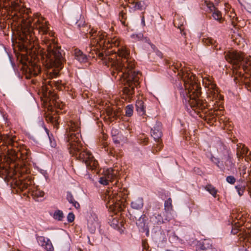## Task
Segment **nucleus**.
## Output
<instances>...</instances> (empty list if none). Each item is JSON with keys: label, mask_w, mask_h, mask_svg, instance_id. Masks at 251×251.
Listing matches in <instances>:
<instances>
[{"label": "nucleus", "mask_w": 251, "mask_h": 251, "mask_svg": "<svg viewBox=\"0 0 251 251\" xmlns=\"http://www.w3.org/2000/svg\"><path fill=\"white\" fill-rule=\"evenodd\" d=\"M104 36L100 34V36L91 38V45L86 48V50L90 54V57H98L105 65L111 66V75L119 80H123V93L128 99H131L134 94L135 88H137L140 84L141 74L133 70L135 67L133 60L129 57V53L124 46L118 49L119 58L116 59H115L117 57L116 53L110 55L105 54L95 47V44L101 46L104 44V42H102Z\"/></svg>", "instance_id": "nucleus-1"}, {"label": "nucleus", "mask_w": 251, "mask_h": 251, "mask_svg": "<svg viewBox=\"0 0 251 251\" xmlns=\"http://www.w3.org/2000/svg\"><path fill=\"white\" fill-rule=\"evenodd\" d=\"M15 20L18 19V25L22 28L30 29V28L39 29L43 32L45 36L43 42L45 47L39 49L37 53L41 58L47 63L50 67H55L60 70L65 61L64 57V52L58 46L54 38L50 39L49 36H52V33L50 30L48 22H44L43 17H12Z\"/></svg>", "instance_id": "nucleus-2"}, {"label": "nucleus", "mask_w": 251, "mask_h": 251, "mask_svg": "<svg viewBox=\"0 0 251 251\" xmlns=\"http://www.w3.org/2000/svg\"><path fill=\"white\" fill-rule=\"evenodd\" d=\"M175 68L178 71V74L184 82L186 96H183V102L185 103L188 112L192 116L199 115L202 119L205 118L208 111L207 104L205 100L200 98L201 88L196 82L194 75L186 68H182L180 71L176 66Z\"/></svg>", "instance_id": "nucleus-3"}, {"label": "nucleus", "mask_w": 251, "mask_h": 251, "mask_svg": "<svg viewBox=\"0 0 251 251\" xmlns=\"http://www.w3.org/2000/svg\"><path fill=\"white\" fill-rule=\"evenodd\" d=\"M69 131L67 132L68 149L70 154L85 163L86 166L92 170L96 169L98 162L92 154L83 147L80 141V129L77 123L71 121L69 125Z\"/></svg>", "instance_id": "nucleus-4"}, {"label": "nucleus", "mask_w": 251, "mask_h": 251, "mask_svg": "<svg viewBox=\"0 0 251 251\" xmlns=\"http://www.w3.org/2000/svg\"><path fill=\"white\" fill-rule=\"evenodd\" d=\"M251 92V60L250 56L236 50V82Z\"/></svg>", "instance_id": "nucleus-5"}, {"label": "nucleus", "mask_w": 251, "mask_h": 251, "mask_svg": "<svg viewBox=\"0 0 251 251\" xmlns=\"http://www.w3.org/2000/svg\"><path fill=\"white\" fill-rule=\"evenodd\" d=\"M128 194L129 191L127 188L115 187L114 189L112 191L111 190L106 191L103 199L105 201H107V207L109 204V206L114 205L115 207L121 208L122 205H124V202L126 201Z\"/></svg>", "instance_id": "nucleus-6"}, {"label": "nucleus", "mask_w": 251, "mask_h": 251, "mask_svg": "<svg viewBox=\"0 0 251 251\" xmlns=\"http://www.w3.org/2000/svg\"><path fill=\"white\" fill-rule=\"evenodd\" d=\"M236 163L238 165L239 174L241 176L243 174V177L245 178L249 176L246 173V170L247 166L249 164V161H251V151L244 144L239 143L236 144Z\"/></svg>", "instance_id": "nucleus-7"}, {"label": "nucleus", "mask_w": 251, "mask_h": 251, "mask_svg": "<svg viewBox=\"0 0 251 251\" xmlns=\"http://www.w3.org/2000/svg\"><path fill=\"white\" fill-rule=\"evenodd\" d=\"M160 123H157V127H154L153 129H151V135L154 138V140L157 142V147L153 150V152L154 151H160L162 148L161 137H162V133L159 128Z\"/></svg>", "instance_id": "nucleus-8"}, {"label": "nucleus", "mask_w": 251, "mask_h": 251, "mask_svg": "<svg viewBox=\"0 0 251 251\" xmlns=\"http://www.w3.org/2000/svg\"><path fill=\"white\" fill-rule=\"evenodd\" d=\"M148 217L146 215H142L137 220L136 224L140 231L145 232L147 236L149 235V228L147 223Z\"/></svg>", "instance_id": "nucleus-9"}, {"label": "nucleus", "mask_w": 251, "mask_h": 251, "mask_svg": "<svg viewBox=\"0 0 251 251\" xmlns=\"http://www.w3.org/2000/svg\"><path fill=\"white\" fill-rule=\"evenodd\" d=\"M10 153L14 159L22 160L24 162H27L29 159V155L26 150L19 151L18 149H11Z\"/></svg>", "instance_id": "nucleus-10"}, {"label": "nucleus", "mask_w": 251, "mask_h": 251, "mask_svg": "<svg viewBox=\"0 0 251 251\" xmlns=\"http://www.w3.org/2000/svg\"><path fill=\"white\" fill-rule=\"evenodd\" d=\"M225 58L230 63V66H229V68L230 69L229 74L230 75L233 77L234 81H235V76H234V69L235 68L234 66L235 63V53L234 50H230L228 51L225 55Z\"/></svg>", "instance_id": "nucleus-11"}, {"label": "nucleus", "mask_w": 251, "mask_h": 251, "mask_svg": "<svg viewBox=\"0 0 251 251\" xmlns=\"http://www.w3.org/2000/svg\"><path fill=\"white\" fill-rule=\"evenodd\" d=\"M22 0H14L11 1V7L14 10L18 11L21 16L24 14L29 15L31 13V10L24 6L21 7V5H20V4L22 2Z\"/></svg>", "instance_id": "nucleus-12"}, {"label": "nucleus", "mask_w": 251, "mask_h": 251, "mask_svg": "<svg viewBox=\"0 0 251 251\" xmlns=\"http://www.w3.org/2000/svg\"><path fill=\"white\" fill-rule=\"evenodd\" d=\"M37 240L39 245L44 248L47 251H53L54 248L49 239L40 236L37 237Z\"/></svg>", "instance_id": "nucleus-13"}, {"label": "nucleus", "mask_w": 251, "mask_h": 251, "mask_svg": "<svg viewBox=\"0 0 251 251\" xmlns=\"http://www.w3.org/2000/svg\"><path fill=\"white\" fill-rule=\"evenodd\" d=\"M162 210L159 207L157 208L150 217V222L153 225H160L164 223L163 217L161 215Z\"/></svg>", "instance_id": "nucleus-14"}, {"label": "nucleus", "mask_w": 251, "mask_h": 251, "mask_svg": "<svg viewBox=\"0 0 251 251\" xmlns=\"http://www.w3.org/2000/svg\"><path fill=\"white\" fill-rule=\"evenodd\" d=\"M201 6L203 8L205 7L210 13H212L213 16H221V12L215 7L214 4L208 0H203L201 2Z\"/></svg>", "instance_id": "nucleus-15"}, {"label": "nucleus", "mask_w": 251, "mask_h": 251, "mask_svg": "<svg viewBox=\"0 0 251 251\" xmlns=\"http://www.w3.org/2000/svg\"><path fill=\"white\" fill-rule=\"evenodd\" d=\"M81 32L84 33L86 34L87 37H88V35L89 37L91 39L94 37H96L99 36H100L99 35V32L97 33V31L94 28H90V26L86 25L82 27V28L80 29Z\"/></svg>", "instance_id": "nucleus-16"}, {"label": "nucleus", "mask_w": 251, "mask_h": 251, "mask_svg": "<svg viewBox=\"0 0 251 251\" xmlns=\"http://www.w3.org/2000/svg\"><path fill=\"white\" fill-rule=\"evenodd\" d=\"M245 221L242 219L240 222H236V235L240 236V241L244 240L246 237V235L244 233V228L242 227Z\"/></svg>", "instance_id": "nucleus-17"}, {"label": "nucleus", "mask_w": 251, "mask_h": 251, "mask_svg": "<svg viewBox=\"0 0 251 251\" xmlns=\"http://www.w3.org/2000/svg\"><path fill=\"white\" fill-rule=\"evenodd\" d=\"M241 178L239 179V181H241L242 184L241 185H239L236 186V190L238 192V194L240 196H241L243 195L246 186H247V180H246L247 177L244 178L243 174H242L241 176L240 175Z\"/></svg>", "instance_id": "nucleus-18"}, {"label": "nucleus", "mask_w": 251, "mask_h": 251, "mask_svg": "<svg viewBox=\"0 0 251 251\" xmlns=\"http://www.w3.org/2000/svg\"><path fill=\"white\" fill-rule=\"evenodd\" d=\"M212 245L210 241L208 240H204L202 243H201L197 247V251H212Z\"/></svg>", "instance_id": "nucleus-19"}, {"label": "nucleus", "mask_w": 251, "mask_h": 251, "mask_svg": "<svg viewBox=\"0 0 251 251\" xmlns=\"http://www.w3.org/2000/svg\"><path fill=\"white\" fill-rule=\"evenodd\" d=\"M184 23H185V21L183 17H177V19L174 20V25L179 28L180 33L182 35H185V33L183 31Z\"/></svg>", "instance_id": "nucleus-20"}, {"label": "nucleus", "mask_w": 251, "mask_h": 251, "mask_svg": "<svg viewBox=\"0 0 251 251\" xmlns=\"http://www.w3.org/2000/svg\"><path fill=\"white\" fill-rule=\"evenodd\" d=\"M74 54L75 59L80 63H84L87 61V56L84 54L80 50L78 49H74Z\"/></svg>", "instance_id": "nucleus-21"}, {"label": "nucleus", "mask_w": 251, "mask_h": 251, "mask_svg": "<svg viewBox=\"0 0 251 251\" xmlns=\"http://www.w3.org/2000/svg\"><path fill=\"white\" fill-rule=\"evenodd\" d=\"M107 178L100 177L99 181L100 183L103 185H107L108 183V181L113 179L115 176L116 174L114 173V170L113 169L110 168L107 170Z\"/></svg>", "instance_id": "nucleus-22"}, {"label": "nucleus", "mask_w": 251, "mask_h": 251, "mask_svg": "<svg viewBox=\"0 0 251 251\" xmlns=\"http://www.w3.org/2000/svg\"><path fill=\"white\" fill-rule=\"evenodd\" d=\"M99 226V224L97 220L93 217H90L88 220V227L92 233L95 232L96 228Z\"/></svg>", "instance_id": "nucleus-23"}, {"label": "nucleus", "mask_w": 251, "mask_h": 251, "mask_svg": "<svg viewBox=\"0 0 251 251\" xmlns=\"http://www.w3.org/2000/svg\"><path fill=\"white\" fill-rule=\"evenodd\" d=\"M136 110L140 115H145V109L144 102L142 100H139L136 101Z\"/></svg>", "instance_id": "nucleus-24"}, {"label": "nucleus", "mask_w": 251, "mask_h": 251, "mask_svg": "<svg viewBox=\"0 0 251 251\" xmlns=\"http://www.w3.org/2000/svg\"><path fill=\"white\" fill-rule=\"evenodd\" d=\"M143 200L142 198H138L135 199L131 203V206L132 208L135 209H140L143 206Z\"/></svg>", "instance_id": "nucleus-25"}, {"label": "nucleus", "mask_w": 251, "mask_h": 251, "mask_svg": "<svg viewBox=\"0 0 251 251\" xmlns=\"http://www.w3.org/2000/svg\"><path fill=\"white\" fill-rule=\"evenodd\" d=\"M50 87H55L56 89L60 91H62L64 88V84L61 83V81H50L48 82Z\"/></svg>", "instance_id": "nucleus-26"}, {"label": "nucleus", "mask_w": 251, "mask_h": 251, "mask_svg": "<svg viewBox=\"0 0 251 251\" xmlns=\"http://www.w3.org/2000/svg\"><path fill=\"white\" fill-rule=\"evenodd\" d=\"M66 198L68 201L70 203H72L76 209L79 208L80 205L79 203L75 200L73 196L71 193L69 192H67Z\"/></svg>", "instance_id": "nucleus-27"}, {"label": "nucleus", "mask_w": 251, "mask_h": 251, "mask_svg": "<svg viewBox=\"0 0 251 251\" xmlns=\"http://www.w3.org/2000/svg\"><path fill=\"white\" fill-rule=\"evenodd\" d=\"M128 6L134 10L142 9V6L140 2L135 1V0H129Z\"/></svg>", "instance_id": "nucleus-28"}, {"label": "nucleus", "mask_w": 251, "mask_h": 251, "mask_svg": "<svg viewBox=\"0 0 251 251\" xmlns=\"http://www.w3.org/2000/svg\"><path fill=\"white\" fill-rule=\"evenodd\" d=\"M46 89V90L44 92L45 96L50 99V100L52 99V100H55L56 97V95L53 93L51 90H50V88L49 87H47Z\"/></svg>", "instance_id": "nucleus-29"}, {"label": "nucleus", "mask_w": 251, "mask_h": 251, "mask_svg": "<svg viewBox=\"0 0 251 251\" xmlns=\"http://www.w3.org/2000/svg\"><path fill=\"white\" fill-rule=\"evenodd\" d=\"M64 214L62 211L57 210H56L53 214V218L55 220H57L58 221H61L63 220V219L64 218Z\"/></svg>", "instance_id": "nucleus-30"}, {"label": "nucleus", "mask_w": 251, "mask_h": 251, "mask_svg": "<svg viewBox=\"0 0 251 251\" xmlns=\"http://www.w3.org/2000/svg\"><path fill=\"white\" fill-rule=\"evenodd\" d=\"M205 189L209 192L213 197H216L217 190L212 185L208 184L206 186Z\"/></svg>", "instance_id": "nucleus-31"}, {"label": "nucleus", "mask_w": 251, "mask_h": 251, "mask_svg": "<svg viewBox=\"0 0 251 251\" xmlns=\"http://www.w3.org/2000/svg\"><path fill=\"white\" fill-rule=\"evenodd\" d=\"M236 44L239 46V48H243L246 44L245 40L239 34L236 36Z\"/></svg>", "instance_id": "nucleus-32"}, {"label": "nucleus", "mask_w": 251, "mask_h": 251, "mask_svg": "<svg viewBox=\"0 0 251 251\" xmlns=\"http://www.w3.org/2000/svg\"><path fill=\"white\" fill-rule=\"evenodd\" d=\"M133 106L132 104L128 105L125 108L126 115L127 117H130L132 115L133 112Z\"/></svg>", "instance_id": "nucleus-33"}, {"label": "nucleus", "mask_w": 251, "mask_h": 251, "mask_svg": "<svg viewBox=\"0 0 251 251\" xmlns=\"http://www.w3.org/2000/svg\"><path fill=\"white\" fill-rule=\"evenodd\" d=\"M172 199L171 198H169L167 199L164 203L165 210L167 211H169L172 209Z\"/></svg>", "instance_id": "nucleus-34"}, {"label": "nucleus", "mask_w": 251, "mask_h": 251, "mask_svg": "<svg viewBox=\"0 0 251 251\" xmlns=\"http://www.w3.org/2000/svg\"><path fill=\"white\" fill-rule=\"evenodd\" d=\"M76 25L79 28V29H81V28H82V27L84 26L87 24L85 23L84 17H80L79 19L76 22Z\"/></svg>", "instance_id": "nucleus-35"}, {"label": "nucleus", "mask_w": 251, "mask_h": 251, "mask_svg": "<svg viewBox=\"0 0 251 251\" xmlns=\"http://www.w3.org/2000/svg\"><path fill=\"white\" fill-rule=\"evenodd\" d=\"M108 42L110 43L111 47L115 46L118 47L120 46V42L117 38H114L113 39H111L110 40H108Z\"/></svg>", "instance_id": "nucleus-36"}, {"label": "nucleus", "mask_w": 251, "mask_h": 251, "mask_svg": "<svg viewBox=\"0 0 251 251\" xmlns=\"http://www.w3.org/2000/svg\"><path fill=\"white\" fill-rule=\"evenodd\" d=\"M203 42L205 45L214 46V47H216V46L215 45L216 43L215 41H214L211 38H205L203 39Z\"/></svg>", "instance_id": "nucleus-37"}, {"label": "nucleus", "mask_w": 251, "mask_h": 251, "mask_svg": "<svg viewBox=\"0 0 251 251\" xmlns=\"http://www.w3.org/2000/svg\"><path fill=\"white\" fill-rule=\"evenodd\" d=\"M143 34L142 33L138 34H134L131 35V37L133 39H137L138 40H141L143 38Z\"/></svg>", "instance_id": "nucleus-38"}, {"label": "nucleus", "mask_w": 251, "mask_h": 251, "mask_svg": "<svg viewBox=\"0 0 251 251\" xmlns=\"http://www.w3.org/2000/svg\"><path fill=\"white\" fill-rule=\"evenodd\" d=\"M139 140H140L141 143L144 144H146L148 142V138L145 137L144 135H142L140 136Z\"/></svg>", "instance_id": "nucleus-39"}, {"label": "nucleus", "mask_w": 251, "mask_h": 251, "mask_svg": "<svg viewBox=\"0 0 251 251\" xmlns=\"http://www.w3.org/2000/svg\"><path fill=\"white\" fill-rule=\"evenodd\" d=\"M226 179L228 183L232 184H234L235 182V178L233 176H228Z\"/></svg>", "instance_id": "nucleus-40"}, {"label": "nucleus", "mask_w": 251, "mask_h": 251, "mask_svg": "<svg viewBox=\"0 0 251 251\" xmlns=\"http://www.w3.org/2000/svg\"><path fill=\"white\" fill-rule=\"evenodd\" d=\"M68 221L70 223H72L75 219V215L73 213H69L67 216Z\"/></svg>", "instance_id": "nucleus-41"}, {"label": "nucleus", "mask_w": 251, "mask_h": 251, "mask_svg": "<svg viewBox=\"0 0 251 251\" xmlns=\"http://www.w3.org/2000/svg\"><path fill=\"white\" fill-rule=\"evenodd\" d=\"M213 17L214 18V19L215 20H217V21L219 22L220 23H222L225 20V19L223 17L217 16V17Z\"/></svg>", "instance_id": "nucleus-42"}, {"label": "nucleus", "mask_w": 251, "mask_h": 251, "mask_svg": "<svg viewBox=\"0 0 251 251\" xmlns=\"http://www.w3.org/2000/svg\"><path fill=\"white\" fill-rule=\"evenodd\" d=\"M48 134H49L48 131L47 132ZM50 142V145L52 147H55L56 146V143L54 140L53 141L52 140L51 137L48 135Z\"/></svg>", "instance_id": "nucleus-43"}, {"label": "nucleus", "mask_w": 251, "mask_h": 251, "mask_svg": "<svg viewBox=\"0 0 251 251\" xmlns=\"http://www.w3.org/2000/svg\"><path fill=\"white\" fill-rule=\"evenodd\" d=\"M44 193L43 191H37L35 193V195L38 197H42L44 196Z\"/></svg>", "instance_id": "nucleus-44"}, {"label": "nucleus", "mask_w": 251, "mask_h": 251, "mask_svg": "<svg viewBox=\"0 0 251 251\" xmlns=\"http://www.w3.org/2000/svg\"><path fill=\"white\" fill-rule=\"evenodd\" d=\"M233 220H232V221L231 222H230L229 220L228 221V224L229 225H231V227H232V229H231V232L233 234H235V233L233 232V230H234V225H233Z\"/></svg>", "instance_id": "nucleus-45"}, {"label": "nucleus", "mask_w": 251, "mask_h": 251, "mask_svg": "<svg viewBox=\"0 0 251 251\" xmlns=\"http://www.w3.org/2000/svg\"><path fill=\"white\" fill-rule=\"evenodd\" d=\"M113 140L115 144H119L120 143L119 140L117 139V137H116L115 135H113Z\"/></svg>", "instance_id": "nucleus-46"}, {"label": "nucleus", "mask_w": 251, "mask_h": 251, "mask_svg": "<svg viewBox=\"0 0 251 251\" xmlns=\"http://www.w3.org/2000/svg\"><path fill=\"white\" fill-rule=\"evenodd\" d=\"M122 17V19H120V22H121V23H122L123 25H126V23H125V21H123L124 17V16H122V17Z\"/></svg>", "instance_id": "nucleus-47"}, {"label": "nucleus", "mask_w": 251, "mask_h": 251, "mask_svg": "<svg viewBox=\"0 0 251 251\" xmlns=\"http://www.w3.org/2000/svg\"><path fill=\"white\" fill-rule=\"evenodd\" d=\"M49 118L50 121L52 123L56 121V120L52 117H50Z\"/></svg>", "instance_id": "nucleus-48"}, {"label": "nucleus", "mask_w": 251, "mask_h": 251, "mask_svg": "<svg viewBox=\"0 0 251 251\" xmlns=\"http://www.w3.org/2000/svg\"><path fill=\"white\" fill-rule=\"evenodd\" d=\"M10 142H11V146L14 147L17 146V143H15L12 141H10Z\"/></svg>", "instance_id": "nucleus-49"}, {"label": "nucleus", "mask_w": 251, "mask_h": 251, "mask_svg": "<svg viewBox=\"0 0 251 251\" xmlns=\"http://www.w3.org/2000/svg\"><path fill=\"white\" fill-rule=\"evenodd\" d=\"M10 0H0V1L3 2L5 4L8 3Z\"/></svg>", "instance_id": "nucleus-50"}, {"label": "nucleus", "mask_w": 251, "mask_h": 251, "mask_svg": "<svg viewBox=\"0 0 251 251\" xmlns=\"http://www.w3.org/2000/svg\"><path fill=\"white\" fill-rule=\"evenodd\" d=\"M229 154H228V155L227 157L225 156V159H227V162H229V163H230V160H229Z\"/></svg>", "instance_id": "nucleus-51"}, {"label": "nucleus", "mask_w": 251, "mask_h": 251, "mask_svg": "<svg viewBox=\"0 0 251 251\" xmlns=\"http://www.w3.org/2000/svg\"><path fill=\"white\" fill-rule=\"evenodd\" d=\"M242 216V215H241V216H240V215L239 214H236V220H238V218L241 219V216Z\"/></svg>", "instance_id": "nucleus-52"}, {"label": "nucleus", "mask_w": 251, "mask_h": 251, "mask_svg": "<svg viewBox=\"0 0 251 251\" xmlns=\"http://www.w3.org/2000/svg\"><path fill=\"white\" fill-rule=\"evenodd\" d=\"M238 1L242 6H244L245 7V4H246L245 2L244 3H243V2H241L240 0H238Z\"/></svg>", "instance_id": "nucleus-53"}, {"label": "nucleus", "mask_w": 251, "mask_h": 251, "mask_svg": "<svg viewBox=\"0 0 251 251\" xmlns=\"http://www.w3.org/2000/svg\"><path fill=\"white\" fill-rule=\"evenodd\" d=\"M142 23L143 25H145V22L144 17H142Z\"/></svg>", "instance_id": "nucleus-54"}, {"label": "nucleus", "mask_w": 251, "mask_h": 251, "mask_svg": "<svg viewBox=\"0 0 251 251\" xmlns=\"http://www.w3.org/2000/svg\"><path fill=\"white\" fill-rule=\"evenodd\" d=\"M116 132H117V130L116 129H113L112 130V134H115V135L116 134Z\"/></svg>", "instance_id": "nucleus-55"}, {"label": "nucleus", "mask_w": 251, "mask_h": 251, "mask_svg": "<svg viewBox=\"0 0 251 251\" xmlns=\"http://www.w3.org/2000/svg\"><path fill=\"white\" fill-rule=\"evenodd\" d=\"M28 184H24V188L27 189L28 188Z\"/></svg>", "instance_id": "nucleus-56"}, {"label": "nucleus", "mask_w": 251, "mask_h": 251, "mask_svg": "<svg viewBox=\"0 0 251 251\" xmlns=\"http://www.w3.org/2000/svg\"><path fill=\"white\" fill-rule=\"evenodd\" d=\"M38 72H39V70H38L37 72L35 71V72L34 73V75H38Z\"/></svg>", "instance_id": "nucleus-57"}, {"label": "nucleus", "mask_w": 251, "mask_h": 251, "mask_svg": "<svg viewBox=\"0 0 251 251\" xmlns=\"http://www.w3.org/2000/svg\"><path fill=\"white\" fill-rule=\"evenodd\" d=\"M232 20H233V19H232ZM232 25H233V27H235V25L234 24V22H233V20H232Z\"/></svg>", "instance_id": "nucleus-58"}, {"label": "nucleus", "mask_w": 251, "mask_h": 251, "mask_svg": "<svg viewBox=\"0 0 251 251\" xmlns=\"http://www.w3.org/2000/svg\"><path fill=\"white\" fill-rule=\"evenodd\" d=\"M2 140V137L1 135L0 134V141Z\"/></svg>", "instance_id": "nucleus-59"}, {"label": "nucleus", "mask_w": 251, "mask_h": 251, "mask_svg": "<svg viewBox=\"0 0 251 251\" xmlns=\"http://www.w3.org/2000/svg\"><path fill=\"white\" fill-rule=\"evenodd\" d=\"M12 16H18L17 13H14Z\"/></svg>", "instance_id": "nucleus-60"}, {"label": "nucleus", "mask_w": 251, "mask_h": 251, "mask_svg": "<svg viewBox=\"0 0 251 251\" xmlns=\"http://www.w3.org/2000/svg\"><path fill=\"white\" fill-rule=\"evenodd\" d=\"M227 5L228 6V5H229V4H226V7H228Z\"/></svg>", "instance_id": "nucleus-61"}, {"label": "nucleus", "mask_w": 251, "mask_h": 251, "mask_svg": "<svg viewBox=\"0 0 251 251\" xmlns=\"http://www.w3.org/2000/svg\"><path fill=\"white\" fill-rule=\"evenodd\" d=\"M236 21H237V17H236Z\"/></svg>", "instance_id": "nucleus-62"}]
</instances>
